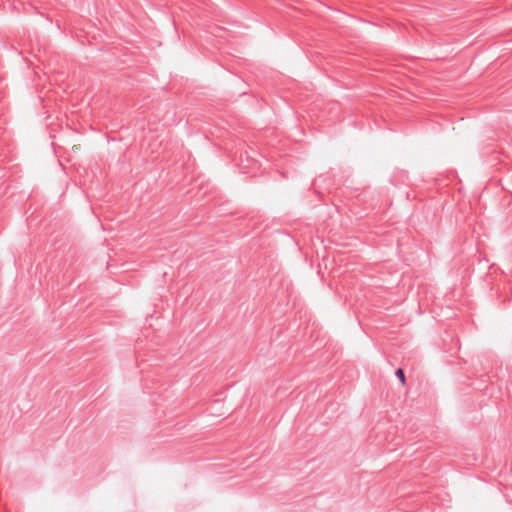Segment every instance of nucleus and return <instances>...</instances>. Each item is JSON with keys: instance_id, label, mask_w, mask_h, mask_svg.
<instances>
[{"instance_id": "f257e3e1", "label": "nucleus", "mask_w": 512, "mask_h": 512, "mask_svg": "<svg viewBox=\"0 0 512 512\" xmlns=\"http://www.w3.org/2000/svg\"><path fill=\"white\" fill-rule=\"evenodd\" d=\"M396 377L400 380L402 384L405 383V374L404 371L401 368H398L395 372Z\"/></svg>"}]
</instances>
